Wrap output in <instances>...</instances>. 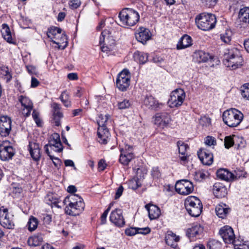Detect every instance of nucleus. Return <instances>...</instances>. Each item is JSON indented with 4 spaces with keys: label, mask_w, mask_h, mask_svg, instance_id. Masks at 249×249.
Returning <instances> with one entry per match:
<instances>
[{
    "label": "nucleus",
    "mask_w": 249,
    "mask_h": 249,
    "mask_svg": "<svg viewBox=\"0 0 249 249\" xmlns=\"http://www.w3.org/2000/svg\"><path fill=\"white\" fill-rule=\"evenodd\" d=\"M243 62V59L239 51L236 48L228 50V52L225 53L223 63L226 67L231 70H235L241 67Z\"/></svg>",
    "instance_id": "1"
},
{
    "label": "nucleus",
    "mask_w": 249,
    "mask_h": 249,
    "mask_svg": "<svg viewBox=\"0 0 249 249\" xmlns=\"http://www.w3.org/2000/svg\"><path fill=\"white\" fill-rule=\"evenodd\" d=\"M197 27L204 31L213 29L216 23L215 16L210 13H203L197 15L195 18Z\"/></svg>",
    "instance_id": "2"
},
{
    "label": "nucleus",
    "mask_w": 249,
    "mask_h": 249,
    "mask_svg": "<svg viewBox=\"0 0 249 249\" xmlns=\"http://www.w3.org/2000/svg\"><path fill=\"white\" fill-rule=\"evenodd\" d=\"M119 18L123 26H132L139 20L138 12L128 8L123 9L119 13Z\"/></svg>",
    "instance_id": "3"
},
{
    "label": "nucleus",
    "mask_w": 249,
    "mask_h": 249,
    "mask_svg": "<svg viewBox=\"0 0 249 249\" xmlns=\"http://www.w3.org/2000/svg\"><path fill=\"white\" fill-rule=\"evenodd\" d=\"M243 114L239 110L231 108L225 111L223 114V120L230 127L238 126L243 119Z\"/></svg>",
    "instance_id": "4"
},
{
    "label": "nucleus",
    "mask_w": 249,
    "mask_h": 249,
    "mask_svg": "<svg viewBox=\"0 0 249 249\" xmlns=\"http://www.w3.org/2000/svg\"><path fill=\"white\" fill-rule=\"evenodd\" d=\"M185 206L188 213L192 216H199L202 211V204L197 197L188 196L185 201Z\"/></svg>",
    "instance_id": "5"
},
{
    "label": "nucleus",
    "mask_w": 249,
    "mask_h": 249,
    "mask_svg": "<svg viewBox=\"0 0 249 249\" xmlns=\"http://www.w3.org/2000/svg\"><path fill=\"white\" fill-rule=\"evenodd\" d=\"M99 42L100 44L102 43H104L101 48L102 51L106 53L107 54L113 50L115 44V40L110 36L109 31L107 30L102 32L100 37Z\"/></svg>",
    "instance_id": "6"
},
{
    "label": "nucleus",
    "mask_w": 249,
    "mask_h": 249,
    "mask_svg": "<svg viewBox=\"0 0 249 249\" xmlns=\"http://www.w3.org/2000/svg\"><path fill=\"white\" fill-rule=\"evenodd\" d=\"M184 91L181 89H177L171 93L168 103L170 107L173 108L180 106L185 99Z\"/></svg>",
    "instance_id": "7"
},
{
    "label": "nucleus",
    "mask_w": 249,
    "mask_h": 249,
    "mask_svg": "<svg viewBox=\"0 0 249 249\" xmlns=\"http://www.w3.org/2000/svg\"><path fill=\"white\" fill-rule=\"evenodd\" d=\"M130 74L126 69L120 72L116 80L117 88L121 91H125L130 85Z\"/></svg>",
    "instance_id": "8"
},
{
    "label": "nucleus",
    "mask_w": 249,
    "mask_h": 249,
    "mask_svg": "<svg viewBox=\"0 0 249 249\" xmlns=\"http://www.w3.org/2000/svg\"><path fill=\"white\" fill-rule=\"evenodd\" d=\"M175 189L176 192L180 195H188L193 191L194 185L192 182L188 179H181L176 182Z\"/></svg>",
    "instance_id": "9"
},
{
    "label": "nucleus",
    "mask_w": 249,
    "mask_h": 249,
    "mask_svg": "<svg viewBox=\"0 0 249 249\" xmlns=\"http://www.w3.org/2000/svg\"><path fill=\"white\" fill-rule=\"evenodd\" d=\"M13 215L8 213V210L4 208L0 209V223L3 227L12 229L14 227Z\"/></svg>",
    "instance_id": "10"
},
{
    "label": "nucleus",
    "mask_w": 249,
    "mask_h": 249,
    "mask_svg": "<svg viewBox=\"0 0 249 249\" xmlns=\"http://www.w3.org/2000/svg\"><path fill=\"white\" fill-rule=\"evenodd\" d=\"M120 151V162L123 165H128L130 161L134 158L133 147L126 144L124 148L121 149Z\"/></svg>",
    "instance_id": "11"
},
{
    "label": "nucleus",
    "mask_w": 249,
    "mask_h": 249,
    "mask_svg": "<svg viewBox=\"0 0 249 249\" xmlns=\"http://www.w3.org/2000/svg\"><path fill=\"white\" fill-rule=\"evenodd\" d=\"M15 154L12 146L9 145L7 142H4L0 144V158L2 160L11 159Z\"/></svg>",
    "instance_id": "12"
},
{
    "label": "nucleus",
    "mask_w": 249,
    "mask_h": 249,
    "mask_svg": "<svg viewBox=\"0 0 249 249\" xmlns=\"http://www.w3.org/2000/svg\"><path fill=\"white\" fill-rule=\"evenodd\" d=\"M65 208V213L71 215L75 216L79 215L84 209L85 204L83 201H80L76 204L71 202L67 204Z\"/></svg>",
    "instance_id": "13"
},
{
    "label": "nucleus",
    "mask_w": 249,
    "mask_h": 249,
    "mask_svg": "<svg viewBox=\"0 0 249 249\" xmlns=\"http://www.w3.org/2000/svg\"><path fill=\"white\" fill-rule=\"evenodd\" d=\"M12 121L10 118L7 116L0 117V135L6 137L10 133L11 130Z\"/></svg>",
    "instance_id": "14"
},
{
    "label": "nucleus",
    "mask_w": 249,
    "mask_h": 249,
    "mask_svg": "<svg viewBox=\"0 0 249 249\" xmlns=\"http://www.w3.org/2000/svg\"><path fill=\"white\" fill-rule=\"evenodd\" d=\"M18 101L21 105L22 114L25 117L30 115L33 108V103L28 97L21 95L18 97Z\"/></svg>",
    "instance_id": "15"
},
{
    "label": "nucleus",
    "mask_w": 249,
    "mask_h": 249,
    "mask_svg": "<svg viewBox=\"0 0 249 249\" xmlns=\"http://www.w3.org/2000/svg\"><path fill=\"white\" fill-rule=\"evenodd\" d=\"M109 219L112 223L119 227H123L125 224L124 219L123 216L122 210L120 209H116L111 212Z\"/></svg>",
    "instance_id": "16"
},
{
    "label": "nucleus",
    "mask_w": 249,
    "mask_h": 249,
    "mask_svg": "<svg viewBox=\"0 0 249 249\" xmlns=\"http://www.w3.org/2000/svg\"><path fill=\"white\" fill-rule=\"evenodd\" d=\"M153 119L154 124L162 128L166 126L171 121L170 115L167 112L157 113Z\"/></svg>",
    "instance_id": "17"
},
{
    "label": "nucleus",
    "mask_w": 249,
    "mask_h": 249,
    "mask_svg": "<svg viewBox=\"0 0 249 249\" xmlns=\"http://www.w3.org/2000/svg\"><path fill=\"white\" fill-rule=\"evenodd\" d=\"M198 157L201 162L206 165H210L213 162V155L206 148H201L197 152Z\"/></svg>",
    "instance_id": "18"
},
{
    "label": "nucleus",
    "mask_w": 249,
    "mask_h": 249,
    "mask_svg": "<svg viewBox=\"0 0 249 249\" xmlns=\"http://www.w3.org/2000/svg\"><path fill=\"white\" fill-rule=\"evenodd\" d=\"M135 37L139 42L144 44L151 38V33L148 29L141 27L136 32Z\"/></svg>",
    "instance_id": "19"
},
{
    "label": "nucleus",
    "mask_w": 249,
    "mask_h": 249,
    "mask_svg": "<svg viewBox=\"0 0 249 249\" xmlns=\"http://www.w3.org/2000/svg\"><path fill=\"white\" fill-rule=\"evenodd\" d=\"M53 108V119L55 125L59 126L61 124L60 120L63 118V114L61 111L60 105L56 103H53L51 104Z\"/></svg>",
    "instance_id": "20"
},
{
    "label": "nucleus",
    "mask_w": 249,
    "mask_h": 249,
    "mask_svg": "<svg viewBox=\"0 0 249 249\" xmlns=\"http://www.w3.org/2000/svg\"><path fill=\"white\" fill-rule=\"evenodd\" d=\"M28 150L34 160L37 161L40 159L41 157L40 148L38 143L35 141L29 142Z\"/></svg>",
    "instance_id": "21"
},
{
    "label": "nucleus",
    "mask_w": 249,
    "mask_h": 249,
    "mask_svg": "<svg viewBox=\"0 0 249 249\" xmlns=\"http://www.w3.org/2000/svg\"><path fill=\"white\" fill-rule=\"evenodd\" d=\"M56 35L51 41L58 45V49H64L66 47L68 42L67 36L64 32L62 33V31L57 32Z\"/></svg>",
    "instance_id": "22"
},
{
    "label": "nucleus",
    "mask_w": 249,
    "mask_h": 249,
    "mask_svg": "<svg viewBox=\"0 0 249 249\" xmlns=\"http://www.w3.org/2000/svg\"><path fill=\"white\" fill-rule=\"evenodd\" d=\"M1 33L3 39L8 43L15 44L16 40L14 36L12 35L10 28L7 24L4 23L1 25Z\"/></svg>",
    "instance_id": "23"
},
{
    "label": "nucleus",
    "mask_w": 249,
    "mask_h": 249,
    "mask_svg": "<svg viewBox=\"0 0 249 249\" xmlns=\"http://www.w3.org/2000/svg\"><path fill=\"white\" fill-rule=\"evenodd\" d=\"M97 135V140L101 144H107L110 139V134L107 127H98Z\"/></svg>",
    "instance_id": "24"
},
{
    "label": "nucleus",
    "mask_w": 249,
    "mask_h": 249,
    "mask_svg": "<svg viewBox=\"0 0 249 249\" xmlns=\"http://www.w3.org/2000/svg\"><path fill=\"white\" fill-rule=\"evenodd\" d=\"M144 104L148 108L154 110L160 109L163 106L162 103H160L152 96H147L144 100Z\"/></svg>",
    "instance_id": "25"
},
{
    "label": "nucleus",
    "mask_w": 249,
    "mask_h": 249,
    "mask_svg": "<svg viewBox=\"0 0 249 249\" xmlns=\"http://www.w3.org/2000/svg\"><path fill=\"white\" fill-rule=\"evenodd\" d=\"M50 146L52 149L57 152H60L63 150L62 144L61 142H57L50 140L49 143L46 144L44 146L45 151L51 160H53V156L51 155L49 150L48 146Z\"/></svg>",
    "instance_id": "26"
},
{
    "label": "nucleus",
    "mask_w": 249,
    "mask_h": 249,
    "mask_svg": "<svg viewBox=\"0 0 249 249\" xmlns=\"http://www.w3.org/2000/svg\"><path fill=\"white\" fill-rule=\"evenodd\" d=\"M213 193L218 198L224 197L227 193V188L220 183H215L213 186Z\"/></svg>",
    "instance_id": "27"
},
{
    "label": "nucleus",
    "mask_w": 249,
    "mask_h": 249,
    "mask_svg": "<svg viewBox=\"0 0 249 249\" xmlns=\"http://www.w3.org/2000/svg\"><path fill=\"white\" fill-rule=\"evenodd\" d=\"M145 208L147 209L149 217L150 219H155L158 218L160 214V208L154 205H146Z\"/></svg>",
    "instance_id": "28"
},
{
    "label": "nucleus",
    "mask_w": 249,
    "mask_h": 249,
    "mask_svg": "<svg viewBox=\"0 0 249 249\" xmlns=\"http://www.w3.org/2000/svg\"><path fill=\"white\" fill-rule=\"evenodd\" d=\"M193 56L194 59L198 63L207 62L211 58L209 53L201 50L196 51Z\"/></svg>",
    "instance_id": "29"
},
{
    "label": "nucleus",
    "mask_w": 249,
    "mask_h": 249,
    "mask_svg": "<svg viewBox=\"0 0 249 249\" xmlns=\"http://www.w3.org/2000/svg\"><path fill=\"white\" fill-rule=\"evenodd\" d=\"M217 177L219 178L226 181L233 180L234 175L233 173L224 169H220L217 171Z\"/></svg>",
    "instance_id": "30"
},
{
    "label": "nucleus",
    "mask_w": 249,
    "mask_h": 249,
    "mask_svg": "<svg viewBox=\"0 0 249 249\" xmlns=\"http://www.w3.org/2000/svg\"><path fill=\"white\" fill-rule=\"evenodd\" d=\"M192 38L190 36L187 35H184L177 44V48L180 50L189 47L192 45Z\"/></svg>",
    "instance_id": "31"
},
{
    "label": "nucleus",
    "mask_w": 249,
    "mask_h": 249,
    "mask_svg": "<svg viewBox=\"0 0 249 249\" xmlns=\"http://www.w3.org/2000/svg\"><path fill=\"white\" fill-rule=\"evenodd\" d=\"M230 211V209L225 204H219L215 207V212L218 216L224 218Z\"/></svg>",
    "instance_id": "32"
},
{
    "label": "nucleus",
    "mask_w": 249,
    "mask_h": 249,
    "mask_svg": "<svg viewBox=\"0 0 249 249\" xmlns=\"http://www.w3.org/2000/svg\"><path fill=\"white\" fill-rule=\"evenodd\" d=\"M43 242V238L39 234H34L29 237L27 243L30 247H37L40 246Z\"/></svg>",
    "instance_id": "33"
},
{
    "label": "nucleus",
    "mask_w": 249,
    "mask_h": 249,
    "mask_svg": "<svg viewBox=\"0 0 249 249\" xmlns=\"http://www.w3.org/2000/svg\"><path fill=\"white\" fill-rule=\"evenodd\" d=\"M141 172L142 169L138 168L136 172L137 177L132 178L129 181L128 185L130 188H131L133 190H136L141 185L140 179L142 178V177L141 175H139Z\"/></svg>",
    "instance_id": "34"
},
{
    "label": "nucleus",
    "mask_w": 249,
    "mask_h": 249,
    "mask_svg": "<svg viewBox=\"0 0 249 249\" xmlns=\"http://www.w3.org/2000/svg\"><path fill=\"white\" fill-rule=\"evenodd\" d=\"M165 240L167 245L175 249L177 246V243L179 240V236L176 234H167Z\"/></svg>",
    "instance_id": "35"
},
{
    "label": "nucleus",
    "mask_w": 249,
    "mask_h": 249,
    "mask_svg": "<svg viewBox=\"0 0 249 249\" xmlns=\"http://www.w3.org/2000/svg\"><path fill=\"white\" fill-rule=\"evenodd\" d=\"M208 229L204 227L199 224H194L191 228L188 230L187 233H202L203 232H207Z\"/></svg>",
    "instance_id": "36"
},
{
    "label": "nucleus",
    "mask_w": 249,
    "mask_h": 249,
    "mask_svg": "<svg viewBox=\"0 0 249 249\" xmlns=\"http://www.w3.org/2000/svg\"><path fill=\"white\" fill-rule=\"evenodd\" d=\"M238 18L240 22L245 23H249V8H241L239 13Z\"/></svg>",
    "instance_id": "37"
},
{
    "label": "nucleus",
    "mask_w": 249,
    "mask_h": 249,
    "mask_svg": "<svg viewBox=\"0 0 249 249\" xmlns=\"http://www.w3.org/2000/svg\"><path fill=\"white\" fill-rule=\"evenodd\" d=\"M151 231L148 227L143 228H133L126 229L125 231V233H149Z\"/></svg>",
    "instance_id": "38"
},
{
    "label": "nucleus",
    "mask_w": 249,
    "mask_h": 249,
    "mask_svg": "<svg viewBox=\"0 0 249 249\" xmlns=\"http://www.w3.org/2000/svg\"><path fill=\"white\" fill-rule=\"evenodd\" d=\"M134 58L140 64H144L148 60V54L143 52L137 51L134 54Z\"/></svg>",
    "instance_id": "39"
},
{
    "label": "nucleus",
    "mask_w": 249,
    "mask_h": 249,
    "mask_svg": "<svg viewBox=\"0 0 249 249\" xmlns=\"http://www.w3.org/2000/svg\"><path fill=\"white\" fill-rule=\"evenodd\" d=\"M80 201H83V199L77 195L71 194L69 196L66 197L63 200V203L65 205H67L69 203L76 204Z\"/></svg>",
    "instance_id": "40"
},
{
    "label": "nucleus",
    "mask_w": 249,
    "mask_h": 249,
    "mask_svg": "<svg viewBox=\"0 0 249 249\" xmlns=\"http://www.w3.org/2000/svg\"><path fill=\"white\" fill-rule=\"evenodd\" d=\"M38 221L36 218L31 216L27 223L28 229L30 232L34 231L37 227Z\"/></svg>",
    "instance_id": "41"
},
{
    "label": "nucleus",
    "mask_w": 249,
    "mask_h": 249,
    "mask_svg": "<svg viewBox=\"0 0 249 249\" xmlns=\"http://www.w3.org/2000/svg\"><path fill=\"white\" fill-rule=\"evenodd\" d=\"M232 36V31L230 29H227L220 34V39L225 43L229 44L231 41Z\"/></svg>",
    "instance_id": "42"
},
{
    "label": "nucleus",
    "mask_w": 249,
    "mask_h": 249,
    "mask_svg": "<svg viewBox=\"0 0 249 249\" xmlns=\"http://www.w3.org/2000/svg\"><path fill=\"white\" fill-rule=\"evenodd\" d=\"M70 97L69 93L66 91H63L60 96V100L67 107H71V102Z\"/></svg>",
    "instance_id": "43"
},
{
    "label": "nucleus",
    "mask_w": 249,
    "mask_h": 249,
    "mask_svg": "<svg viewBox=\"0 0 249 249\" xmlns=\"http://www.w3.org/2000/svg\"><path fill=\"white\" fill-rule=\"evenodd\" d=\"M62 31V29L56 27H52L48 29L47 35L48 37L50 38L51 40L54 37L57 36L56 34L57 32Z\"/></svg>",
    "instance_id": "44"
},
{
    "label": "nucleus",
    "mask_w": 249,
    "mask_h": 249,
    "mask_svg": "<svg viewBox=\"0 0 249 249\" xmlns=\"http://www.w3.org/2000/svg\"><path fill=\"white\" fill-rule=\"evenodd\" d=\"M245 244H249L248 241H244V239L240 234H235V235H234L233 245L234 246L235 248H236V247H240V246Z\"/></svg>",
    "instance_id": "45"
},
{
    "label": "nucleus",
    "mask_w": 249,
    "mask_h": 249,
    "mask_svg": "<svg viewBox=\"0 0 249 249\" xmlns=\"http://www.w3.org/2000/svg\"><path fill=\"white\" fill-rule=\"evenodd\" d=\"M108 119V115H103L102 114L100 115L97 120L98 127H107L106 123H107Z\"/></svg>",
    "instance_id": "46"
},
{
    "label": "nucleus",
    "mask_w": 249,
    "mask_h": 249,
    "mask_svg": "<svg viewBox=\"0 0 249 249\" xmlns=\"http://www.w3.org/2000/svg\"><path fill=\"white\" fill-rule=\"evenodd\" d=\"M234 145L238 149H242L246 146V142L242 137L235 136L234 137Z\"/></svg>",
    "instance_id": "47"
},
{
    "label": "nucleus",
    "mask_w": 249,
    "mask_h": 249,
    "mask_svg": "<svg viewBox=\"0 0 249 249\" xmlns=\"http://www.w3.org/2000/svg\"><path fill=\"white\" fill-rule=\"evenodd\" d=\"M207 247L208 249H220L221 246L219 241L211 239L208 242Z\"/></svg>",
    "instance_id": "48"
},
{
    "label": "nucleus",
    "mask_w": 249,
    "mask_h": 249,
    "mask_svg": "<svg viewBox=\"0 0 249 249\" xmlns=\"http://www.w3.org/2000/svg\"><path fill=\"white\" fill-rule=\"evenodd\" d=\"M235 135L226 136L224 140V145L226 148L229 149L233 145H234L235 141L234 137Z\"/></svg>",
    "instance_id": "49"
},
{
    "label": "nucleus",
    "mask_w": 249,
    "mask_h": 249,
    "mask_svg": "<svg viewBox=\"0 0 249 249\" xmlns=\"http://www.w3.org/2000/svg\"><path fill=\"white\" fill-rule=\"evenodd\" d=\"M177 145L179 153L180 155L186 154L187 150L189 149L188 145L185 144L184 142L179 141L177 142Z\"/></svg>",
    "instance_id": "50"
},
{
    "label": "nucleus",
    "mask_w": 249,
    "mask_h": 249,
    "mask_svg": "<svg viewBox=\"0 0 249 249\" xmlns=\"http://www.w3.org/2000/svg\"><path fill=\"white\" fill-rule=\"evenodd\" d=\"M131 103L128 99H124L121 102H119L117 104L118 108L119 109H125L131 106Z\"/></svg>",
    "instance_id": "51"
},
{
    "label": "nucleus",
    "mask_w": 249,
    "mask_h": 249,
    "mask_svg": "<svg viewBox=\"0 0 249 249\" xmlns=\"http://www.w3.org/2000/svg\"><path fill=\"white\" fill-rule=\"evenodd\" d=\"M223 238V241L226 244L233 243L234 235L235 234H220Z\"/></svg>",
    "instance_id": "52"
},
{
    "label": "nucleus",
    "mask_w": 249,
    "mask_h": 249,
    "mask_svg": "<svg viewBox=\"0 0 249 249\" xmlns=\"http://www.w3.org/2000/svg\"><path fill=\"white\" fill-rule=\"evenodd\" d=\"M241 94L243 98L249 100V84H246L243 86Z\"/></svg>",
    "instance_id": "53"
},
{
    "label": "nucleus",
    "mask_w": 249,
    "mask_h": 249,
    "mask_svg": "<svg viewBox=\"0 0 249 249\" xmlns=\"http://www.w3.org/2000/svg\"><path fill=\"white\" fill-rule=\"evenodd\" d=\"M219 233H234V231L231 226L226 225L220 228Z\"/></svg>",
    "instance_id": "54"
},
{
    "label": "nucleus",
    "mask_w": 249,
    "mask_h": 249,
    "mask_svg": "<svg viewBox=\"0 0 249 249\" xmlns=\"http://www.w3.org/2000/svg\"><path fill=\"white\" fill-rule=\"evenodd\" d=\"M1 71V73L5 76L6 82H9L12 79V76L9 71L8 68H4Z\"/></svg>",
    "instance_id": "55"
},
{
    "label": "nucleus",
    "mask_w": 249,
    "mask_h": 249,
    "mask_svg": "<svg viewBox=\"0 0 249 249\" xmlns=\"http://www.w3.org/2000/svg\"><path fill=\"white\" fill-rule=\"evenodd\" d=\"M205 143L208 146L215 145L216 144V141L214 137L207 136L205 139Z\"/></svg>",
    "instance_id": "56"
},
{
    "label": "nucleus",
    "mask_w": 249,
    "mask_h": 249,
    "mask_svg": "<svg viewBox=\"0 0 249 249\" xmlns=\"http://www.w3.org/2000/svg\"><path fill=\"white\" fill-rule=\"evenodd\" d=\"M39 113L35 110H34L32 113L33 118L36 124L37 125L40 126L41 125V121L39 118Z\"/></svg>",
    "instance_id": "57"
},
{
    "label": "nucleus",
    "mask_w": 249,
    "mask_h": 249,
    "mask_svg": "<svg viewBox=\"0 0 249 249\" xmlns=\"http://www.w3.org/2000/svg\"><path fill=\"white\" fill-rule=\"evenodd\" d=\"M202 3L205 5L206 7H211L214 6L217 0H200Z\"/></svg>",
    "instance_id": "58"
},
{
    "label": "nucleus",
    "mask_w": 249,
    "mask_h": 249,
    "mask_svg": "<svg viewBox=\"0 0 249 249\" xmlns=\"http://www.w3.org/2000/svg\"><path fill=\"white\" fill-rule=\"evenodd\" d=\"M200 123L203 126H209L211 124V120L208 117H203L201 118Z\"/></svg>",
    "instance_id": "59"
},
{
    "label": "nucleus",
    "mask_w": 249,
    "mask_h": 249,
    "mask_svg": "<svg viewBox=\"0 0 249 249\" xmlns=\"http://www.w3.org/2000/svg\"><path fill=\"white\" fill-rule=\"evenodd\" d=\"M80 3L78 0H71L69 3V5L72 9H76L80 6Z\"/></svg>",
    "instance_id": "60"
},
{
    "label": "nucleus",
    "mask_w": 249,
    "mask_h": 249,
    "mask_svg": "<svg viewBox=\"0 0 249 249\" xmlns=\"http://www.w3.org/2000/svg\"><path fill=\"white\" fill-rule=\"evenodd\" d=\"M151 175L154 178H158L160 176V172L158 168H154L152 169Z\"/></svg>",
    "instance_id": "61"
},
{
    "label": "nucleus",
    "mask_w": 249,
    "mask_h": 249,
    "mask_svg": "<svg viewBox=\"0 0 249 249\" xmlns=\"http://www.w3.org/2000/svg\"><path fill=\"white\" fill-rule=\"evenodd\" d=\"M123 191L124 187L122 186H120L119 188L117 189L116 192L115 193V199H118L122 196Z\"/></svg>",
    "instance_id": "62"
},
{
    "label": "nucleus",
    "mask_w": 249,
    "mask_h": 249,
    "mask_svg": "<svg viewBox=\"0 0 249 249\" xmlns=\"http://www.w3.org/2000/svg\"><path fill=\"white\" fill-rule=\"evenodd\" d=\"M52 222V217L51 215L47 214L43 218V224L45 225H49Z\"/></svg>",
    "instance_id": "63"
},
{
    "label": "nucleus",
    "mask_w": 249,
    "mask_h": 249,
    "mask_svg": "<svg viewBox=\"0 0 249 249\" xmlns=\"http://www.w3.org/2000/svg\"><path fill=\"white\" fill-rule=\"evenodd\" d=\"M107 166L105 161L103 160H101L98 163V169L100 171H103L105 170Z\"/></svg>",
    "instance_id": "64"
}]
</instances>
